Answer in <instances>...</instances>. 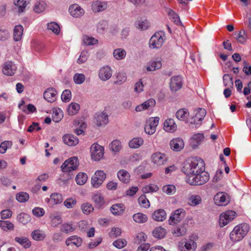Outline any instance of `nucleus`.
Masks as SVG:
<instances>
[{"mask_svg":"<svg viewBox=\"0 0 251 251\" xmlns=\"http://www.w3.org/2000/svg\"><path fill=\"white\" fill-rule=\"evenodd\" d=\"M126 55V52L125 49L123 48H117L114 50L113 51V55L114 58L117 60L124 59Z\"/></svg>","mask_w":251,"mask_h":251,"instance_id":"473e14b6","label":"nucleus"},{"mask_svg":"<svg viewBox=\"0 0 251 251\" xmlns=\"http://www.w3.org/2000/svg\"><path fill=\"white\" fill-rule=\"evenodd\" d=\"M33 215L38 218L43 216L45 214V210L41 207H35L32 211Z\"/></svg>","mask_w":251,"mask_h":251,"instance_id":"774afa93","label":"nucleus"},{"mask_svg":"<svg viewBox=\"0 0 251 251\" xmlns=\"http://www.w3.org/2000/svg\"><path fill=\"white\" fill-rule=\"evenodd\" d=\"M165 34L163 31L155 32L150 38L149 47L151 49H160L165 40Z\"/></svg>","mask_w":251,"mask_h":251,"instance_id":"7ed1b4c3","label":"nucleus"},{"mask_svg":"<svg viewBox=\"0 0 251 251\" xmlns=\"http://www.w3.org/2000/svg\"><path fill=\"white\" fill-rule=\"evenodd\" d=\"M23 34V27L21 25H16L13 30V39L19 41L22 39Z\"/></svg>","mask_w":251,"mask_h":251,"instance_id":"c9c22d12","label":"nucleus"},{"mask_svg":"<svg viewBox=\"0 0 251 251\" xmlns=\"http://www.w3.org/2000/svg\"><path fill=\"white\" fill-rule=\"evenodd\" d=\"M156 104V101L154 99L151 98L145 101L144 102L136 106V112H141L146 110H150L153 108Z\"/></svg>","mask_w":251,"mask_h":251,"instance_id":"2eb2a0df","label":"nucleus"},{"mask_svg":"<svg viewBox=\"0 0 251 251\" xmlns=\"http://www.w3.org/2000/svg\"><path fill=\"white\" fill-rule=\"evenodd\" d=\"M63 117V112L60 108H56L53 110L52 118L53 122L58 123Z\"/></svg>","mask_w":251,"mask_h":251,"instance_id":"58836bf2","label":"nucleus"},{"mask_svg":"<svg viewBox=\"0 0 251 251\" xmlns=\"http://www.w3.org/2000/svg\"><path fill=\"white\" fill-rule=\"evenodd\" d=\"M17 219L18 222L24 225H25L30 222L31 218L29 215L25 213H21L17 216Z\"/></svg>","mask_w":251,"mask_h":251,"instance_id":"c03bdc74","label":"nucleus"},{"mask_svg":"<svg viewBox=\"0 0 251 251\" xmlns=\"http://www.w3.org/2000/svg\"><path fill=\"white\" fill-rule=\"evenodd\" d=\"M0 227L4 231H11L14 229V225L9 221L0 220Z\"/></svg>","mask_w":251,"mask_h":251,"instance_id":"37998d69","label":"nucleus"},{"mask_svg":"<svg viewBox=\"0 0 251 251\" xmlns=\"http://www.w3.org/2000/svg\"><path fill=\"white\" fill-rule=\"evenodd\" d=\"M182 170L186 175V182L191 185H202L209 179V174L205 171V163L200 157L187 160L184 163Z\"/></svg>","mask_w":251,"mask_h":251,"instance_id":"f257e3e1","label":"nucleus"},{"mask_svg":"<svg viewBox=\"0 0 251 251\" xmlns=\"http://www.w3.org/2000/svg\"><path fill=\"white\" fill-rule=\"evenodd\" d=\"M83 42L86 45H92L97 44L98 40L94 38L84 35L83 37Z\"/></svg>","mask_w":251,"mask_h":251,"instance_id":"338daca9","label":"nucleus"},{"mask_svg":"<svg viewBox=\"0 0 251 251\" xmlns=\"http://www.w3.org/2000/svg\"><path fill=\"white\" fill-rule=\"evenodd\" d=\"M73 79L75 83L81 84L85 81V76L83 74L76 73L74 75Z\"/></svg>","mask_w":251,"mask_h":251,"instance_id":"e2e57ef3","label":"nucleus"},{"mask_svg":"<svg viewBox=\"0 0 251 251\" xmlns=\"http://www.w3.org/2000/svg\"><path fill=\"white\" fill-rule=\"evenodd\" d=\"M30 0H14V4L17 7L19 13L24 12Z\"/></svg>","mask_w":251,"mask_h":251,"instance_id":"2f4dec72","label":"nucleus"},{"mask_svg":"<svg viewBox=\"0 0 251 251\" xmlns=\"http://www.w3.org/2000/svg\"><path fill=\"white\" fill-rule=\"evenodd\" d=\"M117 176L119 179L124 183H128L130 181V176L129 174L125 170H121L118 171Z\"/></svg>","mask_w":251,"mask_h":251,"instance_id":"c756f323","label":"nucleus"},{"mask_svg":"<svg viewBox=\"0 0 251 251\" xmlns=\"http://www.w3.org/2000/svg\"><path fill=\"white\" fill-rule=\"evenodd\" d=\"M106 178V174L103 171H97L91 179V184L93 187L99 188Z\"/></svg>","mask_w":251,"mask_h":251,"instance_id":"9d476101","label":"nucleus"},{"mask_svg":"<svg viewBox=\"0 0 251 251\" xmlns=\"http://www.w3.org/2000/svg\"><path fill=\"white\" fill-rule=\"evenodd\" d=\"M133 220L138 223H144L147 221L148 217L142 213H137L133 215Z\"/></svg>","mask_w":251,"mask_h":251,"instance_id":"603ef678","label":"nucleus"},{"mask_svg":"<svg viewBox=\"0 0 251 251\" xmlns=\"http://www.w3.org/2000/svg\"><path fill=\"white\" fill-rule=\"evenodd\" d=\"M50 225L52 227H56L63 222L62 218L57 212L51 213L50 215Z\"/></svg>","mask_w":251,"mask_h":251,"instance_id":"b1692460","label":"nucleus"},{"mask_svg":"<svg viewBox=\"0 0 251 251\" xmlns=\"http://www.w3.org/2000/svg\"><path fill=\"white\" fill-rule=\"evenodd\" d=\"M214 201L218 206H225L229 203V198L226 193L219 192L214 196Z\"/></svg>","mask_w":251,"mask_h":251,"instance_id":"f8f14e48","label":"nucleus"},{"mask_svg":"<svg viewBox=\"0 0 251 251\" xmlns=\"http://www.w3.org/2000/svg\"><path fill=\"white\" fill-rule=\"evenodd\" d=\"M31 237L34 240L42 241L45 239L46 235L43 231L35 229L31 232Z\"/></svg>","mask_w":251,"mask_h":251,"instance_id":"ea45409f","label":"nucleus"},{"mask_svg":"<svg viewBox=\"0 0 251 251\" xmlns=\"http://www.w3.org/2000/svg\"><path fill=\"white\" fill-rule=\"evenodd\" d=\"M108 123L107 114L102 111L96 114L95 116V124L98 126H104Z\"/></svg>","mask_w":251,"mask_h":251,"instance_id":"dca6fc26","label":"nucleus"},{"mask_svg":"<svg viewBox=\"0 0 251 251\" xmlns=\"http://www.w3.org/2000/svg\"><path fill=\"white\" fill-rule=\"evenodd\" d=\"M159 190V187L157 185L150 184L145 186L142 188V191L144 193H149L151 192H156Z\"/></svg>","mask_w":251,"mask_h":251,"instance_id":"5fc2aeb1","label":"nucleus"},{"mask_svg":"<svg viewBox=\"0 0 251 251\" xmlns=\"http://www.w3.org/2000/svg\"><path fill=\"white\" fill-rule=\"evenodd\" d=\"M48 201L52 205L58 204L62 203L63 198L61 194L54 193L50 195V198Z\"/></svg>","mask_w":251,"mask_h":251,"instance_id":"cd10ccee","label":"nucleus"},{"mask_svg":"<svg viewBox=\"0 0 251 251\" xmlns=\"http://www.w3.org/2000/svg\"><path fill=\"white\" fill-rule=\"evenodd\" d=\"M81 209L83 213L86 215H89L94 211L93 205L88 202L82 204L81 206Z\"/></svg>","mask_w":251,"mask_h":251,"instance_id":"13d9d810","label":"nucleus"},{"mask_svg":"<svg viewBox=\"0 0 251 251\" xmlns=\"http://www.w3.org/2000/svg\"><path fill=\"white\" fill-rule=\"evenodd\" d=\"M47 28L56 35H58L60 31L59 25L56 22H52L48 24Z\"/></svg>","mask_w":251,"mask_h":251,"instance_id":"09e8293b","label":"nucleus"},{"mask_svg":"<svg viewBox=\"0 0 251 251\" xmlns=\"http://www.w3.org/2000/svg\"><path fill=\"white\" fill-rule=\"evenodd\" d=\"M91 158L94 161L101 160L104 155V148L97 143L93 144L90 148Z\"/></svg>","mask_w":251,"mask_h":251,"instance_id":"423d86ee","label":"nucleus"},{"mask_svg":"<svg viewBox=\"0 0 251 251\" xmlns=\"http://www.w3.org/2000/svg\"><path fill=\"white\" fill-rule=\"evenodd\" d=\"M107 7L106 1L96 0L92 2V9L94 12H100L105 10Z\"/></svg>","mask_w":251,"mask_h":251,"instance_id":"6ab92c4d","label":"nucleus"},{"mask_svg":"<svg viewBox=\"0 0 251 251\" xmlns=\"http://www.w3.org/2000/svg\"><path fill=\"white\" fill-rule=\"evenodd\" d=\"M162 67L161 61L160 59L156 58L155 60H151L146 66V70L148 72H152L159 69Z\"/></svg>","mask_w":251,"mask_h":251,"instance_id":"a878e982","label":"nucleus"},{"mask_svg":"<svg viewBox=\"0 0 251 251\" xmlns=\"http://www.w3.org/2000/svg\"><path fill=\"white\" fill-rule=\"evenodd\" d=\"M144 144V140L141 137L133 138L129 143L128 146L131 149H137Z\"/></svg>","mask_w":251,"mask_h":251,"instance_id":"e433bc0d","label":"nucleus"},{"mask_svg":"<svg viewBox=\"0 0 251 251\" xmlns=\"http://www.w3.org/2000/svg\"><path fill=\"white\" fill-rule=\"evenodd\" d=\"M168 15L170 19L176 25L180 24V21L179 16L175 13L174 11L172 9H169L168 11Z\"/></svg>","mask_w":251,"mask_h":251,"instance_id":"bf43d9fd","label":"nucleus"},{"mask_svg":"<svg viewBox=\"0 0 251 251\" xmlns=\"http://www.w3.org/2000/svg\"><path fill=\"white\" fill-rule=\"evenodd\" d=\"M162 191L168 195H173L176 192V188L174 185H166L162 187Z\"/></svg>","mask_w":251,"mask_h":251,"instance_id":"052dcab7","label":"nucleus"},{"mask_svg":"<svg viewBox=\"0 0 251 251\" xmlns=\"http://www.w3.org/2000/svg\"><path fill=\"white\" fill-rule=\"evenodd\" d=\"M201 198L199 195H191L188 198V203L192 206H196L201 202Z\"/></svg>","mask_w":251,"mask_h":251,"instance_id":"72a5a7b5","label":"nucleus"},{"mask_svg":"<svg viewBox=\"0 0 251 251\" xmlns=\"http://www.w3.org/2000/svg\"><path fill=\"white\" fill-rule=\"evenodd\" d=\"M16 200L20 202H25L29 199V195L25 192H20L16 195Z\"/></svg>","mask_w":251,"mask_h":251,"instance_id":"0e129e2a","label":"nucleus"},{"mask_svg":"<svg viewBox=\"0 0 251 251\" xmlns=\"http://www.w3.org/2000/svg\"><path fill=\"white\" fill-rule=\"evenodd\" d=\"M17 69L16 65L13 62L8 61L3 64L2 72L5 75L12 76L15 74Z\"/></svg>","mask_w":251,"mask_h":251,"instance_id":"ddd939ff","label":"nucleus"},{"mask_svg":"<svg viewBox=\"0 0 251 251\" xmlns=\"http://www.w3.org/2000/svg\"><path fill=\"white\" fill-rule=\"evenodd\" d=\"M206 114V110L204 108H199L198 109L194 119V123L198 125L200 122H201Z\"/></svg>","mask_w":251,"mask_h":251,"instance_id":"f704fd0d","label":"nucleus"},{"mask_svg":"<svg viewBox=\"0 0 251 251\" xmlns=\"http://www.w3.org/2000/svg\"><path fill=\"white\" fill-rule=\"evenodd\" d=\"M138 202L140 205L144 208L150 207V203L149 201L147 199L145 195H141L138 199Z\"/></svg>","mask_w":251,"mask_h":251,"instance_id":"680f3d73","label":"nucleus"},{"mask_svg":"<svg viewBox=\"0 0 251 251\" xmlns=\"http://www.w3.org/2000/svg\"><path fill=\"white\" fill-rule=\"evenodd\" d=\"M92 199L96 204L99 207L102 206L105 203L104 198L100 193L94 194L92 197Z\"/></svg>","mask_w":251,"mask_h":251,"instance_id":"864d4df0","label":"nucleus"},{"mask_svg":"<svg viewBox=\"0 0 251 251\" xmlns=\"http://www.w3.org/2000/svg\"><path fill=\"white\" fill-rule=\"evenodd\" d=\"M189 115V113L188 110L185 108L178 110L176 114L177 119L183 121H186L188 118Z\"/></svg>","mask_w":251,"mask_h":251,"instance_id":"4c0bfd02","label":"nucleus"},{"mask_svg":"<svg viewBox=\"0 0 251 251\" xmlns=\"http://www.w3.org/2000/svg\"><path fill=\"white\" fill-rule=\"evenodd\" d=\"M112 75V70L109 66H104L99 71V77L102 81H106L109 79Z\"/></svg>","mask_w":251,"mask_h":251,"instance_id":"4468645a","label":"nucleus"},{"mask_svg":"<svg viewBox=\"0 0 251 251\" xmlns=\"http://www.w3.org/2000/svg\"><path fill=\"white\" fill-rule=\"evenodd\" d=\"M57 92L53 88L47 89L44 93V99L49 102H53L56 99Z\"/></svg>","mask_w":251,"mask_h":251,"instance_id":"4be33fe9","label":"nucleus"},{"mask_svg":"<svg viewBox=\"0 0 251 251\" xmlns=\"http://www.w3.org/2000/svg\"><path fill=\"white\" fill-rule=\"evenodd\" d=\"M167 160L168 157L166 154L160 151L155 152L151 156V163L157 167L164 165Z\"/></svg>","mask_w":251,"mask_h":251,"instance_id":"1a4fd4ad","label":"nucleus"},{"mask_svg":"<svg viewBox=\"0 0 251 251\" xmlns=\"http://www.w3.org/2000/svg\"><path fill=\"white\" fill-rule=\"evenodd\" d=\"M125 207L122 203L113 204L110 208V211L114 215H120L123 213Z\"/></svg>","mask_w":251,"mask_h":251,"instance_id":"7c9ffc66","label":"nucleus"},{"mask_svg":"<svg viewBox=\"0 0 251 251\" xmlns=\"http://www.w3.org/2000/svg\"><path fill=\"white\" fill-rule=\"evenodd\" d=\"M82 243V239L76 235H73L69 237L66 239L65 241V244L67 246L74 245L77 247H79L81 246Z\"/></svg>","mask_w":251,"mask_h":251,"instance_id":"393cba45","label":"nucleus"},{"mask_svg":"<svg viewBox=\"0 0 251 251\" xmlns=\"http://www.w3.org/2000/svg\"><path fill=\"white\" fill-rule=\"evenodd\" d=\"M152 217L154 220L158 222H162L166 219V213L164 210L160 209L155 211Z\"/></svg>","mask_w":251,"mask_h":251,"instance_id":"c85d7f7f","label":"nucleus"},{"mask_svg":"<svg viewBox=\"0 0 251 251\" xmlns=\"http://www.w3.org/2000/svg\"><path fill=\"white\" fill-rule=\"evenodd\" d=\"M236 212L232 210H227L221 214L219 218V226L224 227L232 221L235 217Z\"/></svg>","mask_w":251,"mask_h":251,"instance_id":"6e6552de","label":"nucleus"},{"mask_svg":"<svg viewBox=\"0 0 251 251\" xmlns=\"http://www.w3.org/2000/svg\"><path fill=\"white\" fill-rule=\"evenodd\" d=\"M170 147L172 150L175 151H179L182 150L184 146L183 140L179 138L173 139L170 142Z\"/></svg>","mask_w":251,"mask_h":251,"instance_id":"aec40b11","label":"nucleus"},{"mask_svg":"<svg viewBox=\"0 0 251 251\" xmlns=\"http://www.w3.org/2000/svg\"><path fill=\"white\" fill-rule=\"evenodd\" d=\"M204 135L202 133L194 134L192 138V144L193 146H198L203 141Z\"/></svg>","mask_w":251,"mask_h":251,"instance_id":"8fccbe9b","label":"nucleus"},{"mask_svg":"<svg viewBox=\"0 0 251 251\" xmlns=\"http://www.w3.org/2000/svg\"><path fill=\"white\" fill-rule=\"evenodd\" d=\"M62 139L64 144L69 146H75L77 145L79 142L78 139L75 135L71 134L64 135Z\"/></svg>","mask_w":251,"mask_h":251,"instance_id":"412c9836","label":"nucleus"},{"mask_svg":"<svg viewBox=\"0 0 251 251\" xmlns=\"http://www.w3.org/2000/svg\"><path fill=\"white\" fill-rule=\"evenodd\" d=\"M107 27V23L105 21L102 20L100 21L97 25V30L98 32L100 33H103Z\"/></svg>","mask_w":251,"mask_h":251,"instance_id":"69168bd1","label":"nucleus"},{"mask_svg":"<svg viewBox=\"0 0 251 251\" xmlns=\"http://www.w3.org/2000/svg\"><path fill=\"white\" fill-rule=\"evenodd\" d=\"M159 118L158 117H150L146 121L144 127L145 132L149 135H152L156 130L158 125Z\"/></svg>","mask_w":251,"mask_h":251,"instance_id":"39448f33","label":"nucleus"},{"mask_svg":"<svg viewBox=\"0 0 251 251\" xmlns=\"http://www.w3.org/2000/svg\"><path fill=\"white\" fill-rule=\"evenodd\" d=\"M163 129L167 132L173 133L176 131L177 125L174 119L169 118L164 121Z\"/></svg>","mask_w":251,"mask_h":251,"instance_id":"5701e85b","label":"nucleus"},{"mask_svg":"<svg viewBox=\"0 0 251 251\" xmlns=\"http://www.w3.org/2000/svg\"><path fill=\"white\" fill-rule=\"evenodd\" d=\"M182 86V78L180 76H173L171 78L170 87L172 92L179 90Z\"/></svg>","mask_w":251,"mask_h":251,"instance_id":"f3484780","label":"nucleus"},{"mask_svg":"<svg viewBox=\"0 0 251 251\" xmlns=\"http://www.w3.org/2000/svg\"><path fill=\"white\" fill-rule=\"evenodd\" d=\"M70 15L75 18H79L84 14V10L78 4L71 5L69 8Z\"/></svg>","mask_w":251,"mask_h":251,"instance_id":"a211bd4d","label":"nucleus"},{"mask_svg":"<svg viewBox=\"0 0 251 251\" xmlns=\"http://www.w3.org/2000/svg\"><path fill=\"white\" fill-rule=\"evenodd\" d=\"M87 175L84 173H79L75 177V181L78 185H84L87 180Z\"/></svg>","mask_w":251,"mask_h":251,"instance_id":"a18cd8bd","label":"nucleus"},{"mask_svg":"<svg viewBox=\"0 0 251 251\" xmlns=\"http://www.w3.org/2000/svg\"><path fill=\"white\" fill-rule=\"evenodd\" d=\"M250 226L247 223H242L236 226L230 233V240L233 242L241 241L250 230Z\"/></svg>","mask_w":251,"mask_h":251,"instance_id":"f03ea898","label":"nucleus"},{"mask_svg":"<svg viewBox=\"0 0 251 251\" xmlns=\"http://www.w3.org/2000/svg\"><path fill=\"white\" fill-rule=\"evenodd\" d=\"M185 212L183 209H178L172 214L168 220L170 225H175L179 223L185 216Z\"/></svg>","mask_w":251,"mask_h":251,"instance_id":"9b49d317","label":"nucleus"},{"mask_svg":"<svg viewBox=\"0 0 251 251\" xmlns=\"http://www.w3.org/2000/svg\"><path fill=\"white\" fill-rule=\"evenodd\" d=\"M197 248V243L195 237L190 236L188 239L179 242L178 248L181 251H194Z\"/></svg>","mask_w":251,"mask_h":251,"instance_id":"20e7f679","label":"nucleus"},{"mask_svg":"<svg viewBox=\"0 0 251 251\" xmlns=\"http://www.w3.org/2000/svg\"><path fill=\"white\" fill-rule=\"evenodd\" d=\"M166 233V230L161 226L156 227L152 232L153 236L158 239L164 238Z\"/></svg>","mask_w":251,"mask_h":251,"instance_id":"79ce46f5","label":"nucleus"},{"mask_svg":"<svg viewBox=\"0 0 251 251\" xmlns=\"http://www.w3.org/2000/svg\"><path fill=\"white\" fill-rule=\"evenodd\" d=\"M187 229L186 227L182 225L175 228L172 231V233L175 236L179 237L185 235Z\"/></svg>","mask_w":251,"mask_h":251,"instance_id":"49530a36","label":"nucleus"},{"mask_svg":"<svg viewBox=\"0 0 251 251\" xmlns=\"http://www.w3.org/2000/svg\"><path fill=\"white\" fill-rule=\"evenodd\" d=\"M78 165V161L76 157L74 156L66 160L61 165L63 172H69L76 170Z\"/></svg>","mask_w":251,"mask_h":251,"instance_id":"0eeeda50","label":"nucleus"},{"mask_svg":"<svg viewBox=\"0 0 251 251\" xmlns=\"http://www.w3.org/2000/svg\"><path fill=\"white\" fill-rule=\"evenodd\" d=\"M15 241L25 249L29 248L31 246L30 241L25 237H16Z\"/></svg>","mask_w":251,"mask_h":251,"instance_id":"a19ab883","label":"nucleus"},{"mask_svg":"<svg viewBox=\"0 0 251 251\" xmlns=\"http://www.w3.org/2000/svg\"><path fill=\"white\" fill-rule=\"evenodd\" d=\"M75 229V227L71 222H65L60 227V231L66 234L73 232Z\"/></svg>","mask_w":251,"mask_h":251,"instance_id":"bb28decb","label":"nucleus"},{"mask_svg":"<svg viewBox=\"0 0 251 251\" xmlns=\"http://www.w3.org/2000/svg\"><path fill=\"white\" fill-rule=\"evenodd\" d=\"M80 109L79 105L75 102H72L67 108V111L70 115L76 114Z\"/></svg>","mask_w":251,"mask_h":251,"instance_id":"de8ad7c7","label":"nucleus"},{"mask_svg":"<svg viewBox=\"0 0 251 251\" xmlns=\"http://www.w3.org/2000/svg\"><path fill=\"white\" fill-rule=\"evenodd\" d=\"M122 148L121 143L119 140H114L110 145V149L113 152L119 151Z\"/></svg>","mask_w":251,"mask_h":251,"instance_id":"6e6d98bb","label":"nucleus"},{"mask_svg":"<svg viewBox=\"0 0 251 251\" xmlns=\"http://www.w3.org/2000/svg\"><path fill=\"white\" fill-rule=\"evenodd\" d=\"M12 142L10 141H4L0 144V153L3 154L12 146Z\"/></svg>","mask_w":251,"mask_h":251,"instance_id":"4d7b16f0","label":"nucleus"},{"mask_svg":"<svg viewBox=\"0 0 251 251\" xmlns=\"http://www.w3.org/2000/svg\"><path fill=\"white\" fill-rule=\"evenodd\" d=\"M235 35L236 36V38L238 42L241 44H244L247 39V35L246 31L244 29H242L238 32L235 33Z\"/></svg>","mask_w":251,"mask_h":251,"instance_id":"3c124183","label":"nucleus"}]
</instances>
